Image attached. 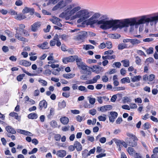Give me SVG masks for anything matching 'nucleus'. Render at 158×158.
<instances>
[{
    "mask_svg": "<svg viewBox=\"0 0 158 158\" xmlns=\"http://www.w3.org/2000/svg\"><path fill=\"white\" fill-rule=\"evenodd\" d=\"M94 47L90 44L83 45V48L86 50L94 48Z\"/></svg>",
    "mask_w": 158,
    "mask_h": 158,
    "instance_id": "34",
    "label": "nucleus"
},
{
    "mask_svg": "<svg viewBox=\"0 0 158 158\" xmlns=\"http://www.w3.org/2000/svg\"><path fill=\"white\" fill-rule=\"evenodd\" d=\"M127 45L126 44H119L118 46V49L119 50H122L127 48Z\"/></svg>",
    "mask_w": 158,
    "mask_h": 158,
    "instance_id": "45",
    "label": "nucleus"
},
{
    "mask_svg": "<svg viewBox=\"0 0 158 158\" xmlns=\"http://www.w3.org/2000/svg\"><path fill=\"white\" fill-rule=\"evenodd\" d=\"M116 72V69H110L108 72H107L105 73L109 74H111L115 73Z\"/></svg>",
    "mask_w": 158,
    "mask_h": 158,
    "instance_id": "57",
    "label": "nucleus"
},
{
    "mask_svg": "<svg viewBox=\"0 0 158 158\" xmlns=\"http://www.w3.org/2000/svg\"><path fill=\"white\" fill-rule=\"evenodd\" d=\"M41 25V22L39 21H37L33 24H32L31 27V29L33 32H36L40 28Z\"/></svg>",
    "mask_w": 158,
    "mask_h": 158,
    "instance_id": "10",
    "label": "nucleus"
},
{
    "mask_svg": "<svg viewBox=\"0 0 158 158\" xmlns=\"http://www.w3.org/2000/svg\"><path fill=\"white\" fill-rule=\"evenodd\" d=\"M75 148H76L77 152H80L82 150V146L79 142L78 141H75L74 143Z\"/></svg>",
    "mask_w": 158,
    "mask_h": 158,
    "instance_id": "21",
    "label": "nucleus"
},
{
    "mask_svg": "<svg viewBox=\"0 0 158 158\" xmlns=\"http://www.w3.org/2000/svg\"><path fill=\"white\" fill-rule=\"evenodd\" d=\"M74 61L76 60L77 65L79 68H80L83 70H87L88 69V66L84 65L83 62L81 61V60L79 58L77 55H74Z\"/></svg>",
    "mask_w": 158,
    "mask_h": 158,
    "instance_id": "8",
    "label": "nucleus"
},
{
    "mask_svg": "<svg viewBox=\"0 0 158 158\" xmlns=\"http://www.w3.org/2000/svg\"><path fill=\"white\" fill-rule=\"evenodd\" d=\"M86 32L85 31L80 32L79 34L76 36L75 39L77 41H83L86 37Z\"/></svg>",
    "mask_w": 158,
    "mask_h": 158,
    "instance_id": "11",
    "label": "nucleus"
},
{
    "mask_svg": "<svg viewBox=\"0 0 158 158\" xmlns=\"http://www.w3.org/2000/svg\"><path fill=\"white\" fill-rule=\"evenodd\" d=\"M128 21L129 26H133L134 25H138L144 24L146 23H148L147 18L145 16H143L140 19L138 20L137 21L136 19L134 18L131 19H127Z\"/></svg>",
    "mask_w": 158,
    "mask_h": 158,
    "instance_id": "4",
    "label": "nucleus"
},
{
    "mask_svg": "<svg viewBox=\"0 0 158 158\" xmlns=\"http://www.w3.org/2000/svg\"><path fill=\"white\" fill-rule=\"evenodd\" d=\"M38 151V149L36 148H34L32 149L31 151L29 152L28 154L29 155L34 154L36 153Z\"/></svg>",
    "mask_w": 158,
    "mask_h": 158,
    "instance_id": "59",
    "label": "nucleus"
},
{
    "mask_svg": "<svg viewBox=\"0 0 158 158\" xmlns=\"http://www.w3.org/2000/svg\"><path fill=\"white\" fill-rule=\"evenodd\" d=\"M135 62L137 64L139 65L141 61L140 58L138 56H136L135 57Z\"/></svg>",
    "mask_w": 158,
    "mask_h": 158,
    "instance_id": "53",
    "label": "nucleus"
},
{
    "mask_svg": "<svg viewBox=\"0 0 158 158\" xmlns=\"http://www.w3.org/2000/svg\"><path fill=\"white\" fill-rule=\"evenodd\" d=\"M100 76L99 75H97L93 77L92 79L87 81L86 82V84H94L97 82L98 80L100 78Z\"/></svg>",
    "mask_w": 158,
    "mask_h": 158,
    "instance_id": "17",
    "label": "nucleus"
},
{
    "mask_svg": "<svg viewBox=\"0 0 158 158\" xmlns=\"http://www.w3.org/2000/svg\"><path fill=\"white\" fill-rule=\"evenodd\" d=\"M118 113L115 111H111L109 116V121L110 122L113 123L115 119L118 116Z\"/></svg>",
    "mask_w": 158,
    "mask_h": 158,
    "instance_id": "13",
    "label": "nucleus"
},
{
    "mask_svg": "<svg viewBox=\"0 0 158 158\" xmlns=\"http://www.w3.org/2000/svg\"><path fill=\"white\" fill-rule=\"evenodd\" d=\"M67 5L66 1L61 0L59 2L52 8L53 10H56L59 9H62L65 7Z\"/></svg>",
    "mask_w": 158,
    "mask_h": 158,
    "instance_id": "9",
    "label": "nucleus"
},
{
    "mask_svg": "<svg viewBox=\"0 0 158 158\" xmlns=\"http://www.w3.org/2000/svg\"><path fill=\"white\" fill-rule=\"evenodd\" d=\"M28 117L29 119H35L37 118L38 116L36 114L32 113L28 114Z\"/></svg>",
    "mask_w": 158,
    "mask_h": 158,
    "instance_id": "33",
    "label": "nucleus"
},
{
    "mask_svg": "<svg viewBox=\"0 0 158 158\" xmlns=\"http://www.w3.org/2000/svg\"><path fill=\"white\" fill-rule=\"evenodd\" d=\"M74 56H71L68 57L63 58L62 61L65 64H67L69 62H73L74 61Z\"/></svg>",
    "mask_w": 158,
    "mask_h": 158,
    "instance_id": "15",
    "label": "nucleus"
},
{
    "mask_svg": "<svg viewBox=\"0 0 158 158\" xmlns=\"http://www.w3.org/2000/svg\"><path fill=\"white\" fill-rule=\"evenodd\" d=\"M60 120V122L64 125L67 124L69 122L68 118L65 116L61 117Z\"/></svg>",
    "mask_w": 158,
    "mask_h": 158,
    "instance_id": "27",
    "label": "nucleus"
},
{
    "mask_svg": "<svg viewBox=\"0 0 158 158\" xmlns=\"http://www.w3.org/2000/svg\"><path fill=\"white\" fill-rule=\"evenodd\" d=\"M148 23L149 22H155L156 23L158 21V15L157 16L151 17L150 18H147Z\"/></svg>",
    "mask_w": 158,
    "mask_h": 158,
    "instance_id": "25",
    "label": "nucleus"
},
{
    "mask_svg": "<svg viewBox=\"0 0 158 158\" xmlns=\"http://www.w3.org/2000/svg\"><path fill=\"white\" fill-rule=\"evenodd\" d=\"M74 6L75 5L74 4H71L68 6L65 10V13L64 12L62 13L59 15V17L63 18H64L65 15H72L81 9V7L79 6L76 7H74Z\"/></svg>",
    "mask_w": 158,
    "mask_h": 158,
    "instance_id": "1",
    "label": "nucleus"
},
{
    "mask_svg": "<svg viewBox=\"0 0 158 158\" xmlns=\"http://www.w3.org/2000/svg\"><path fill=\"white\" fill-rule=\"evenodd\" d=\"M54 139L56 141H60L61 138V135L58 134H56L54 135Z\"/></svg>",
    "mask_w": 158,
    "mask_h": 158,
    "instance_id": "49",
    "label": "nucleus"
},
{
    "mask_svg": "<svg viewBox=\"0 0 158 158\" xmlns=\"http://www.w3.org/2000/svg\"><path fill=\"white\" fill-rule=\"evenodd\" d=\"M102 80L103 82H106L108 81V78L106 76L104 75L102 77Z\"/></svg>",
    "mask_w": 158,
    "mask_h": 158,
    "instance_id": "60",
    "label": "nucleus"
},
{
    "mask_svg": "<svg viewBox=\"0 0 158 158\" xmlns=\"http://www.w3.org/2000/svg\"><path fill=\"white\" fill-rule=\"evenodd\" d=\"M121 81L122 83H125L126 82L129 83L130 82L129 78L128 77L123 78L121 79Z\"/></svg>",
    "mask_w": 158,
    "mask_h": 158,
    "instance_id": "37",
    "label": "nucleus"
},
{
    "mask_svg": "<svg viewBox=\"0 0 158 158\" xmlns=\"http://www.w3.org/2000/svg\"><path fill=\"white\" fill-rule=\"evenodd\" d=\"M83 118L80 115H78L76 116V120L79 122H81Z\"/></svg>",
    "mask_w": 158,
    "mask_h": 158,
    "instance_id": "63",
    "label": "nucleus"
},
{
    "mask_svg": "<svg viewBox=\"0 0 158 158\" xmlns=\"http://www.w3.org/2000/svg\"><path fill=\"white\" fill-rule=\"evenodd\" d=\"M141 41L137 39H131V43L133 45L138 44L140 43Z\"/></svg>",
    "mask_w": 158,
    "mask_h": 158,
    "instance_id": "35",
    "label": "nucleus"
},
{
    "mask_svg": "<svg viewBox=\"0 0 158 158\" xmlns=\"http://www.w3.org/2000/svg\"><path fill=\"white\" fill-rule=\"evenodd\" d=\"M68 36L66 35L63 34L59 35V38H61L63 40H66L68 38Z\"/></svg>",
    "mask_w": 158,
    "mask_h": 158,
    "instance_id": "51",
    "label": "nucleus"
},
{
    "mask_svg": "<svg viewBox=\"0 0 158 158\" xmlns=\"http://www.w3.org/2000/svg\"><path fill=\"white\" fill-rule=\"evenodd\" d=\"M97 22V20L96 19L91 17L86 21V24L87 25H89L91 27H92L94 24H96Z\"/></svg>",
    "mask_w": 158,
    "mask_h": 158,
    "instance_id": "18",
    "label": "nucleus"
},
{
    "mask_svg": "<svg viewBox=\"0 0 158 158\" xmlns=\"http://www.w3.org/2000/svg\"><path fill=\"white\" fill-rule=\"evenodd\" d=\"M26 18V17L25 15L22 14V13H20L17 14L15 18L16 19H17L19 20H21L23 19H24Z\"/></svg>",
    "mask_w": 158,
    "mask_h": 158,
    "instance_id": "30",
    "label": "nucleus"
},
{
    "mask_svg": "<svg viewBox=\"0 0 158 158\" xmlns=\"http://www.w3.org/2000/svg\"><path fill=\"white\" fill-rule=\"evenodd\" d=\"M19 64L20 65H23L26 67L30 66L31 64V62L25 60H20L19 62Z\"/></svg>",
    "mask_w": 158,
    "mask_h": 158,
    "instance_id": "23",
    "label": "nucleus"
},
{
    "mask_svg": "<svg viewBox=\"0 0 158 158\" xmlns=\"http://www.w3.org/2000/svg\"><path fill=\"white\" fill-rule=\"evenodd\" d=\"M9 115L12 117H15V118L17 119L18 118V114L17 113L13 112L10 113Z\"/></svg>",
    "mask_w": 158,
    "mask_h": 158,
    "instance_id": "44",
    "label": "nucleus"
},
{
    "mask_svg": "<svg viewBox=\"0 0 158 158\" xmlns=\"http://www.w3.org/2000/svg\"><path fill=\"white\" fill-rule=\"evenodd\" d=\"M75 74L71 73L64 74L63 75V77L66 79L71 78L74 77Z\"/></svg>",
    "mask_w": 158,
    "mask_h": 158,
    "instance_id": "29",
    "label": "nucleus"
},
{
    "mask_svg": "<svg viewBox=\"0 0 158 158\" xmlns=\"http://www.w3.org/2000/svg\"><path fill=\"white\" fill-rule=\"evenodd\" d=\"M55 109L53 108H51L50 109V112L47 115L48 118L50 119L52 118V116L54 114Z\"/></svg>",
    "mask_w": 158,
    "mask_h": 158,
    "instance_id": "32",
    "label": "nucleus"
},
{
    "mask_svg": "<svg viewBox=\"0 0 158 158\" xmlns=\"http://www.w3.org/2000/svg\"><path fill=\"white\" fill-rule=\"evenodd\" d=\"M39 82L42 84V85L43 86H46L47 85V82L44 80L42 79L39 80Z\"/></svg>",
    "mask_w": 158,
    "mask_h": 158,
    "instance_id": "56",
    "label": "nucleus"
},
{
    "mask_svg": "<svg viewBox=\"0 0 158 158\" xmlns=\"http://www.w3.org/2000/svg\"><path fill=\"white\" fill-rule=\"evenodd\" d=\"M115 91H119L121 90H124L125 89V88L124 87H115L114 88Z\"/></svg>",
    "mask_w": 158,
    "mask_h": 158,
    "instance_id": "61",
    "label": "nucleus"
},
{
    "mask_svg": "<svg viewBox=\"0 0 158 158\" xmlns=\"http://www.w3.org/2000/svg\"><path fill=\"white\" fill-rule=\"evenodd\" d=\"M50 125L53 128H56L57 127V122L55 120H52L51 122Z\"/></svg>",
    "mask_w": 158,
    "mask_h": 158,
    "instance_id": "42",
    "label": "nucleus"
},
{
    "mask_svg": "<svg viewBox=\"0 0 158 158\" xmlns=\"http://www.w3.org/2000/svg\"><path fill=\"white\" fill-rule=\"evenodd\" d=\"M106 47L108 49H110L112 47V44L111 42L107 41L106 43Z\"/></svg>",
    "mask_w": 158,
    "mask_h": 158,
    "instance_id": "43",
    "label": "nucleus"
},
{
    "mask_svg": "<svg viewBox=\"0 0 158 158\" xmlns=\"http://www.w3.org/2000/svg\"><path fill=\"white\" fill-rule=\"evenodd\" d=\"M48 43L45 41L42 44H38L37 46L40 49H48L49 47H48Z\"/></svg>",
    "mask_w": 158,
    "mask_h": 158,
    "instance_id": "22",
    "label": "nucleus"
},
{
    "mask_svg": "<svg viewBox=\"0 0 158 158\" xmlns=\"http://www.w3.org/2000/svg\"><path fill=\"white\" fill-rule=\"evenodd\" d=\"M23 13H27L30 12V14L32 15L34 13V10L33 8H30L27 7H25L23 10Z\"/></svg>",
    "mask_w": 158,
    "mask_h": 158,
    "instance_id": "24",
    "label": "nucleus"
},
{
    "mask_svg": "<svg viewBox=\"0 0 158 158\" xmlns=\"http://www.w3.org/2000/svg\"><path fill=\"white\" fill-rule=\"evenodd\" d=\"M100 67L98 65H95L93 66V71L97 73L100 72Z\"/></svg>",
    "mask_w": 158,
    "mask_h": 158,
    "instance_id": "36",
    "label": "nucleus"
},
{
    "mask_svg": "<svg viewBox=\"0 0 158 158\" xmlns=\"http://www.w3.org/2000/svg\"><path fill=\"white\" fill-rule=\"evenodd\" d=\"M18 26V27H15L14 28L16 30L15 34V37L20 41L24 42L28 41L27 39L21 36L22 33L25 28V25L24 24H19Z\"/></svg>",
    "mask_w": 158,
    "mask_h": 158,
    "instance_id": "2",
    "label": "nucleus"
},
{
    "mask_svg": "<svg viewBox=\"0 0 158 158\" xmlns=\"http://www.w3.org/2000/svg\"><path fill=\"white\" fill-rule=\"evenodd\" d=\"M66 154V151L64 150H59L57 151L56 155L58 157L63 158L64 157Z\"/></svg>",
    "mask_w": 158,
    "mask_h": 158,
    "instance_id": "19",
    "label": "nucleus"
},
{
    "mask_svg": "<svg viewBox=\"0 0 158 158\" xmlns=\"http://www.w3.org/2000/svg\"><path fill=\"white\" fill-rule=\"evenodd\" d=\"M114 52L112 50H109L106 51L104 52V55H111L113 54Z\"/></svg>",
    "mask_w": 158,
    "mask_h": 158,
    "instance_id": "58",
    "label": "nucleus"
},
{
    "mask_svg": "<svg viewBox=\"0 0 158 158\" xmlns=\"http://www.w3.org/2000/svg\"><path fill=\"white\" fill-rule=\"evenodd\" d=\"M127 135L129 137L127 138L125 140L127 145H128L129 146L132 147H135L137 145V141L138 140L136 136L129 133H127Z\"/></svg>",
    "mask_w": 158,
    "mask_h": 158,
    "instance_id": "3",
    "label": "nucleus"
},
{
    "mask_svg": "<svg viewBox=\"0 0 158 158\" xmlns=\"http://www.w3.org/2000/svg\"><path fill=\"white\" fill-rule=\"evenodd\" d=\"M15 4L17 6H20L23 4V2L21 0H18L16 1Z\"/></svg>",
    "mask_w": 158,
    "mask_h": 158,
    "instance_id": "64",
    "label": "nucleus"
},
{
    "mask_svg": "<svg viewBox=\"0 0 158 158\" xmlns=\"http://www.w3.org/2000/svg\"><path fill=\"white\" fill-rule=\"evenodd\" d=\"M137 53L140 56H146V54L144 52L141 50H138L137 51Z\"/></svg>",
    "mask_w": 158,
    "mask_h": 158,
    "instance_id": "55",
    "label": "nucleus"
},
{
    "mask_svg": "<svg viewBox=\"0 0 158 158\" xmlns=\"http://www.w3.org/2000/svg\"><path fill=\"white\" fill-rule=\"evenodd\" d=\"M50 20L54 24H55L59 27H61L62 24L60 22L61 21V20L60 19L56 17H53L52 18L50 19Z\"/></svg>",
    "mask_w": 158,
    "mask_h": 158,
    "instance_id": "12",
    "label": "nucleus"
},
{
    "mask_svg": "<svg viewBox=\"0 0 158 158\" xmlns=\"http://www.w3.org/2000/svg\"><path fill=\"white\" fill-rule=\"evenodd\" d=\"M153 48L152 47H150L147 49L146 50V52L148 54H150L153 53Z\"/></svg>",
    "mask_w": 158,
    "mask_h": 158,
    "instance_id": "47",
    "label": "nucleus"
},
{
    "mask_svg": "<svg viewBox=\"0 0 158 158\" xmlns=\"http://www.w3.org/2000/svg\"><path fill=\"white\" fill-rule=\"evenodd\" d=\"M141 78V77L140 75L135 76L133 77H131V81L132 82L139 81Z\"/></svg>",
    "mask_w": 158,
    "mask_h": 158,
    "instance_id": "31",
    "label": "nucleus"
},
{
    "mask_svg": "<svg viewBox=\"0 0 158 158\" xmlns=\"http://www.w3.org/2000/svg\"><path fill=\"white\" fill-rule=\"evenodd\" d=\"M90 16L89 13L86 10H81L77 12L74 17L75 18H82L86 19Z\"/></svg>",
    "mask_w": 158,
    "mask_h": 158,
    "instance_id": "7",
    "label": "nucleus"
},
{
    "mask_svg": "<svg viewBox=\"0 0 158 158\" xmlns=\"http://www.w3.org/2000/svg\"><path fill=\"white\" fill-rule=\"evenodd\" d=\"M6 130L9 133H10L12 134H15L16 131L15 129L12 128L11 126H8L6 127Z\"/></svg>",
    "mask_w": 158,
    "mask_h": 158,
    "instance_id": "26",
    "label": "nucleus"
},
{
    "mask_svg": "<svg viewBox=\"0 0 158 158\" xmlns=\"http://www.w3.org/2000/svg\"><path fill=\"white\" fill-rule=\"evenodd\" d=\"M98 119L100 121H105L106 119V117L100 115L98 117Z\"/></svg>",
    "mask_w": 158,
    "mask_h": 158,
    "instance_id": "62",
    "label": "nucleus"
},
{
    "mask_svg": "<svg viewBox=\"0 0 158 158\" xmlns=\"http://www.w3.org/2000/svg\"><path fill=\"white\" fill-rule=\"evenodd\" d=\"M115 20L106 21L105 20L103 24L100 26V28L106 30L113 27L115 29Z\"/></svg>",
    "mask_w": 158,
    "mask_h": 158,
    "instance_id": "6",
    "label": "nucleus"
},
{
    "mask_svg": "<svg viewBox=\"0 0 158 158\" xmlns=\"http://www.w3.org/2000/svg\"><path fill=\"white\" fill-rule=\"evenodd\" d=\"M121 62L123 63V66L125 67H127L129 66V60H123Z\"/></svg>",
    "mask_w": 158,
    "mask_h": 158,
    "instance_id": "40",
    "label": "nucleus"
},
{
    "mask_svg": "<svg viewBox=\"0 0 158 158\" xmlns=\"http://www.w3.org/2000/svg\"><path fill=\"white\" fill-rule=\"evenodd\" d=\"M155 78V75L153 74H151L148 76V81H153Z\"/></svg>",
    "mask_w": 158,
    "mask_h": 158,
    "instance_id": "48",
    "label": "nucleus"
},
{
    "mask_svg": "<svg viewBox=\"0 0 158 158\" xmlns=\"http://www.w3.org/2000/svg\"><path fill=\"white\" fill-rule=\"evenodd\" d=\"M143 126L144 127V128L143 129L144 130L148 129L151 127L150 123L148 122H147L144 123L143 124Z\"/></svg>",
    "mask_w": 158,
    "mask_h": 158,
    "instance_id": "46",
    "label": "nucleus"
},
{
    "mask_svg": "<svg viewBox=\"0 0 158 158\" xmlns=\"http://www.w3.org/2000/svg\"><path fill=\"white\" fill-rule=\"evenodd\" d=\"M106 98L105 96H103V97H97V100L98 101V102L100 104H102L103 102V101L102 100V98L105 99Z\"/></svg>",
    "mask_w": 158,
    "mask_h": 158,
    "instance_id": "52",
    "label": "nucleus"
},
{
    "mask_svg": "<svg viewBox=\"0 0 158 158\" xmlns=\"http://www.w3.org/2000/svg\"><path fill=\"white\" fill-rule=\"evenodd\" d=\"M51 71L49 69L45 70L44 72V74L47 76L50 75L51 74Z\"/></svg>",
    "mask_w": 158,
    "mask_h": 158,
    "instance_id": "54",
    "label": "nucleus"
},
{
    "mask_svg": "<svg viewBox=\"0 0 158 158\" xmlns=\"http://www.w3.org/2000/svg\"><path fill=\"white\" fill-rule=\"evenodd\" d=\"M25 74L24 73L20 74L17 77V80L19 81H21L23 79V77L25 76Z\"/></svg>",
    "mask_w": 158,
    "mask_h": 158,
    "instance_id": "41",
    "label": "nucleus"
},
{
    "mask_svg": "<svg viewBox=\"0 0 158 158\" xmlns=\"http://www.w3.org/2000/svg\"><path fill=\"white\" fill-rule=\"evenodd\" d=\"M112 106L110 105H105L101 106L100 110L102 112H105L106 111L110 110L111 109Z\"/></svg>",
    "mask_w": 158,
    "mask_h": 158,
    "instance_id": "20",
    "label": "nucleus"
},
{
    "mask_svg": "<svg viewBox=\"0 0 158 158\" xmlns=\"http://www.w3.org/2000/svg\"><path fill=\"white\" fill-rule=\"evenodd\" d=\"M47 102L45 100H43L40 102L39 104V109L41 110L42 109H46L47 106Z\"/></svg>",
    "mask_w": 158,
    "mask_h": 158,
    "instance_id": "16",
    "label": "nucleus"
},
{
    "mask_svg": "<svg viewBox=\"0 0 158 158\" xmlns=\"http://www.w3.org/2000/svg\"><path fill=\"white\" fill-rule=\"evenodd\" d=\"M113 140H114L117 146L120 147L122 145L125 148H127V144L124 141L121 140L116 139H113Z\"/></svg>",
    "mask_w": 158,
    "mask_h": 158,
    "instance_id": "14",
    "label": "nucleus"
},
{
    "mask_svg": "<svg viewBox=\"0 0 158 158\" xmlns=\"http://www.w3.org/2000/svg\"><path fill=\"white\" fill-rule=\"evenodd\" d=\"M115 29L118 28H122L124 27H129L128 19H125L123 20H115Z\"/></svg>",
    "mask_w": 158,
    "mask_h": 158,
    "instance_id": "5",
    "label": "nucleus"
},
{
    "mask_svg": "<svg viewBox=\"0 0 158 158\" xmlns=\"http://www.w3.org/2000/svg\"><path fill=\"white\" fill-rule=\"evenodd\" d=\"M89 155H88V151L87 149H85L82 152V156L84 158H87Z\"/></svg>",
    "mask_w": 158,
    "mask_h": 158,
    "instance_id": "38",
    "label": "nucleus"
},
{
    "mask_svg": "<svg viewBox=\"0 0 158 158\" xmlns=\"http://www.w3.org/2000/svg\"><path fill=\"white\" fill-rule=\"evenodd\" d=\"M66 106V103L65 100H63L62 102H59L58 103L59 110L64 108Z\"/></svg>",
    "mask_w": 158,
    "mask_h": 158,
    "instance_id": "28",
    "label": "nucleus"
},
{
    "mask_svg": "<svg viewBox=\"0 0 158 158\" xmlns=\"http://www.w3.org/2000/svg\"><path fill=\"white\" fill-rule=\"evenodd\" d=\"M127 152L130 155H132L135 152L134 149L131 147H129L128 148Z\"/></svg>",
    "mask_w": 158,
    "mask_h": 158,
    "instance_id": "39",
    "label": "nucleus"
},
{
    "mask_svg": "<svg viewBox=\"0 0 158 158\" xmlns=\"http://www.w3.org/2000/svg\"><path fill=\"white\" fill-rule=\"evenodd\" d=\"M101 16V14L99 13H95L91 17L95 19H97L99 18Z\"/></svg>",
    "mask_w": 158,
    "mask_h": 158,
    "instance_id": "50",
    "label": "nucleus"
}]
</instances>
